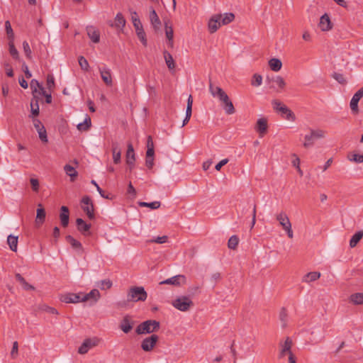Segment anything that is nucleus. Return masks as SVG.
Here are the masks:
<instances>
[{
  "mask_svg": "<svg viewBox=\"0 0 363 363\" xmlns=\"http://www.w3.org/2000/svg\"><path fill=\"white\" fill-rule=\"evenodd\" d=\"M209 91L213 96L218 97L223 104V108L228 115L233 114L235 109L228 94L219 86H215L210 84Z\"/></svg>",
  "mask_w": 363,
  "mask_h": 363,
  "instance_id": "f257e3e1",
  "label": "nucleus"
},
{
  "mask_svg": "<svg viewBox=\"0 0 363 363\" xmlns=\"http://www.w3.org/2000/svg\"><path fill=\"white\" fill-rule=\"evenodd\" d=\"M293 341L289 337H286L284 340L280 341L279 343V359H284L288 357L289 363H296V358L291 351L293 347Z\"/></svg>",
  "mask_w": 363,
  "mask_h": 363,
  "instance_id": "f03ea898",
  "label": "nucleus"
},
{
  "mask_svg": "<svg viewBox=\"0 0 363 363\" xmlns=\"http://www.w3.org/2000/svg\"><path fill=\"white\" fill-rule=\"evenodd\" d=\"M266 82L269 89L275 93H281L284 91L286 87L285 79L280 75L268 76L266 78Z\"/></svg>",
  "mask_w": 363,
  "mask_h": 363,
  "instance_id": "7ed1b4c3",
  "label": "nucleus"
},
{
  "mask_svg": "<svg viewBox=\"0 0 363 363\" xmlns=\"http://www.w3.org/2000/svg\"><path fill=\"white\" fill-rule=\"evenodd\" d=\"M172 305L174 308L182 312L190 311L194 306L191 298L189 296H179L172 301Z\"/></svg>",
  "mask_w": 363,
  "mask_h": 363,
  "instance_id": "20e7f679",
  "label": "nucleus"
},
{
  "mask_svg": "<svg viewBox=\"0 0 363 363\" xmlns=\"http://www.w3.org/2000/svg\"><path fill=\"white\" fill-rule=\"evenodd\" d=\"M160 327V322L155 320H147L140 325L135 329V333L138 335L150 334L157 332Z\"/></svg>",
  "mask_w": 363,
  "mask_h": 363,
  "instance_id": "39448f33",
  "label": "nucleus"
},
{
  "mask_svg": "<svg viewBox=\"0 0 363 363\" xmlns=\"http://www.w3.org/2000/svg\"><path fill=\"white\" fill-rule=\"evenodd\" d=\"M276 220L279 222V225L286 232L289 238H294V232L292 230V225L287 214L281 211L275 216Z\"/></svg>",
  "mask_w": 363,
  "mask_h": 363,
  "instance_id": "423d86ee",
  "label": "nucleus"
},
{
  "mask_svg": "<svg viewBox=\"0 0 363 363\" xmlns=\"http://www.w3.org/2000/svg\"><path fill=\"white\" fill-rule=\"evenodd\" d=\"M147 294L143 286H132L127 294L128 301H144L147 299Z\"/></svg>",
  "mask_w": 363,
  "mask_h": 363,
  "instance_id": "0eeeda50",
  "label": "nucleus"
},
{
  "mask_svg": "<svg viewBox=\"0 0 363 363\" xmlns=\"http://www.w3.org/2000/svg\"><path fill=\"white\" fill-rule=\"evenodd\" d=\"M81 203H82V208L86 213L88 218L91 220L94 219L95 217L94 216V208L93 202H92L91 199H90V197L88 196H84L82 199Z\"/></svg>",
  "mask_w": 363,
  "mask_h": 363,
  "instance_id": "6e6552de",
  "label": "nucleus"
},
{
  "mask_svg": "<svg viewBox=\"0 0 363 363\" xmlns=\"http://www.w3.org/2000/svg\"><path fill=\"white\" fill-rule=\"evenodd\" d=\"M99 343V339L97 337L86 338L78 348V353L80 354H85L90 349L97 346Z\"/></svg>",
  "mask_w": 363,
  "mask_h": 363,
  "instance_id": "1a4fd4ad",
  "label": "nucleus"
},
{
  "mask_svg": "<svg viewBox=\"0 0 363 363\" xmlns=\"http://www.w3.org/2000/svg\"><path fill=\"white\" fill-rule=\"evenodd\" d=\"M159 337L158 335L153 334L149 337H145L141 342V348L145 352H150L155 347L157 342H158Z\"/></svg>",
  "mask_w": 363,
  "mask_h": 363,
  "instance_id": "9d476101",
  "label": "nucleus"
},
{
  "mask_svg": "<svg viewBox=\"0 0 363 363\" xmlns=\"http://www.w3.org/2000/svg\"><path fill=\"white\" fill-rule=\"evenodd\" d=\"M136 321L129 315H125L120 323V328L124 333H128L135 325Z\"/></svg>",
  "mask_w": 363,
  "mask_h": 363,
  "instance_id": "9b49d317",
  "label": "nucleus"
},
{
  "mask_svg": "<svg viewBox=\"0 0 363 363\" xmlns=\"http://www.w3.org/2000/svg\"><path fill=\"white\" fill-rule=\"evenodd\" d=\"M255 130L260 138L263 137L267 133L268 130L267 118L264 117L258 118L255 125Z\"/></svg>",
  "mask_w": 363,
  "mask_h": 363,
  "instance_id": "f8f14e48",
  "label": "nucleus"
},
{
  "mask_svg": "<svg viewBox=\"0 0 363 363\" xmlns=\"http://www.w3.org/2000/svg\"><path fill=\"white\" fill-rule=\"evenodd\" d=\"M186 282V277L182 274H178L161 281L160 284H170L176 286H180L185 284Z\"/></svg>",
  "mask_w": 363,
  "mask_h": 363,
  "instance_id": "ddd939ff",
  "label": "nucleus"
},
{
  "mask_svg": "<svg viewBox=\"0 0 363 363\" xmlns=\"http://www.w3.org/2000/svg\"><path fill=\"white\" fill-rule=\"evenodd\" d=\"M33 123L35 128L38 133L39 138L40 139V140L45 143H48V140L47 136V132L41 121L37 118H33Z\"/></svg>",
  "mask_w": 363,
  "mask_h": 363,
  "instance_id": "4468645a",
  "label": "nucleus"
},
{
  "mask_svg": "<svg viewBox=\"0 0 363 363\" xmlns=\"http://www.w3.org/2000/svg\"><path fill=\"white\" fill-rule=\"evenodd\" d=\"M221 16L215 14L211 16L208 23V30L211 33H213L220 27Z\"/></svg>",
  "mask_w": 363,
  "mask_h": 363,
  "instance_id": "2eb2a0df",
  "label": "nucleus"
},
{
  "mask_svg": "<svg viewBox=\"0 0 363 363\" xmlns=\"http://www.w3.org/2000/svg\"><path fill=\"white\" fill-rule=\"evenodd\" d=\"M318 26L322 31H329L333 28V23L330 21L329 16L327 13L323 14L318 23Z\"/></svg>",
  "mask_w": 363,
  "mask_h": 363,
  "instance_id": "dca6fc26",
  "label": "nucleus"
},
{
  "mask_svg": "<svg viewBox=\"0 0 363 363\" xmlns=\"http://www.w3.org/2000/svg\"><path fill=\"white\" fill-rule=\"evenodd\" d=\"M82 294H74V293H68L66 294L62 295L60 297V300L62 302L67 303H76L78 302L82 301Z\"/></svg>",
  "mask_w": 363,
  "mask_h": 363,
  "instance_id": "f3484780",
  "label": "nucleus"
},
{
  "mask_svg": "<svg viewBox=\"0 0 363 363\" xmlns=\"http://www.w3.org/2000/svg\"><path fill=\"white\" fill-rule=\"evenodd\" d=\"M125 19L124 18L122 13H118L115 17V22L113 23L110 21L108 23L111 27H114L116 29H119L120 31H122L125 26Z\"/></svg>",
  "mask_w": 363,
  "mask_h": 363,
  "instance_id": "a211bd4d",
  "label": "nucleus"
},
{
  "mask_svg": "<svg viewBox=\"0 0 363 363\" xmlns=\"http://www.w3.org/2000/svg\"><path fill=\"white\" fill-rule=\"evenodd\" d=\"M77 230L84 235H90L91 224L86 223L82 218H77Z\"/></svg>",
  "mask_w": 363,
  "mask_h": 363,
  "instance_id": "6ab92c4d",
  "label": "nucleus"
},
{
  "mask_svg": "<svg viewBox=\"0 0 363 363\" xmlns=\"http://www.w3.org/2000/svg\"><path fill=\"white\" fill-rule=\"evenodd\" d=\"M99 70L103 82L108 86H111L113 85V80L110 69L106 67H103L99 68Z\"/></svg>",
  "mask_w": 363,
  "mask_h": 363,
  "instance_id": "aec40b11",
  "label": "nucleus"
},
{
  "mask_svg": "<svg viewBox=\"0 0 363 363\" xmlns=\"http://www.w3.org/2000/svg\"><path fill=\"white\" fill-rule=\"evenodd\" d=\"M46 213L41 203L38 205L36 210L35 225L40 227L45 220Z\"/></svg>",
  "mask_w": 363,
  "mask_h": 363,
  "instance_id": "412c9836",
  "label": "nucleus"
},
{
  "mask_svg": "<svg viewBox=\"0 0 363 363\" xmlns=\"http://www.w3.org/2000/svg\"><path fill=\"white\" fill-rule=\"evenodd\" d=\"M101 297V294L97 289H92L89 293L86 294H82V302H85L89 300H92L96 303Z\"/></svg>",
  "mask_w": 363,
  "mask_h": 363,
  "instance_id": "4be33fe9",
  "label": "nucleus"
},
{
  "mask_svg": "<svg viewBox=\"0 0 363 363\" xmlns=\"http://www.w3.org/2000/svg\"><path fill=\"white\" fill-rule=\"evenodd\" d=\"M61 213L60 214V219L62 227L66 228L69 224V209L67 206H62L60 208Z\"/></svg>",
  "mask_w": 363,
  "mask_h": 363,
  "instance_id": "5701e85b",
  "label": "nucleus"
},
{
  "mask_svg": "<svg viewBox=\"0 0 363 363\" xmlns=\"http://www.w3.org/2000/svg\"><path fill=\"white\" fill-rule=\"evenodd\" d=\"M281 113V117L284 118L285 119L290 121H296V116L294 113L288 108L286 105L281 107V110L279 112Z\"/></svg>",
  "mask_w": 363,
  "mask_h": 363,
  "instance_id": "b1692460",
  "label": "nucleus"
},
{
  "mask_svg": "<svg viewBox=\"0 0 363 363\" xmlns=\"http://www.w3.org/2000/svg\"><path fill=\"white\" fill-rule=\"evenodd\" d=\"M279 319L281 322V326L283 329L288 326L289 322V313L288 310L285 307H282L279 313Z\"/></svg>",
  "mask_w": 363,
  "mask_h": 363,
  "instance_id": "393cba45",
  "label": "nucleus"
},
{
  "mask_svg": "<svg viewBox=\"0 0 363 363\" xmlns=\"http://www.w3.org/2000/svg\"><path fill=\"white\" fill-rule=\"evenodd\" d=\"M150 21L155 30H158L161 26V21L153 8H150Z\"/></svg>",
  "mask_w": 363,
  "mask_h": 363,
  "instance_id": "a878e982",
  "label": "nucleus"
},
{
  "mask_svg": "<svg viewBox=\"0 0 363 363\" xmlns=\"http://www.w3.org/2000/svg\"><path fill=\"white\" fill-rule=\"evenodd\" d=\"M87 35L90 39L95 43H97L100 40V34L94 26H90L86 27Z\"/></svg>",
  "mask_w": 363,
  "mask_h": 363,
  "instance_id": "bb28decb",
  "label": "nucleus"
},
{
  "mask_svg": "<svg viewBox=\"0 0 363 363\" xmlns=\"http://www.w3.org/2000/svg\"><path fill=\"white\" fill-rule=\"evenodd\" d=\"M113 160L115 164H119L121 158V150L117 143H112Z\"/></svg>",
  "mask_w": 363,
  "mask_h": 363,
  "instance_id": "cd10ccee",
  "label": "nucleus"
},
{
  "mask_svg": "<svg viewBox=\"0 0 363 363\" xmlns=\"http://www.w3.org/2000/svg\"><path fill=\"white\" fill-rule=\"evenodd\" d=\"M135 160V152L133 146L131 143L128 144V150L126 152V163L128 165H134V162Z\"/></svg>",
  "mask_w": 363,
  "mask_h": 363,
  "instance_id": "c85d7f7f",
  "label": "nucleus"
},
{
  "mask_svg": "<svg viewBox=\"0 0 363 363\" xmlns=\"http://www.w3.org/2000/svg\"><path fill=\"white\" fill-rule=\"evenodd\" d=\"M15 278L16 279L17 281L19 282V284L21 285L22 288L26 290V291H34L35 290V287L28 284L26 279L19 274V273H16L15 274Z\"/></svg>",
  "mask_w": 363,
  "mask_h": 363,
  "instance_id": "c756f323",
  "label": "nucleus"
},
{
  "mask_svg": "<svg viewBox=\"0 0 363 363\" xmlns=\"http://www.w3.org/2000/svg\"><path fill=\"white\" fill-rule=\"evenodd\" d=\"M164 28H165V35L168 40V45L170 48H173L174 46V31L172 26H168V23H164Z\"/></svg>",
  "mask_w": 363,
  "mask_h": 363,
  "instance_id": "7c9ffc66",
  "label": "nucleus"
},
{
  "mask_svg": "<svg viewBox=\"0 0 363 363\" xmlns=\"http://www.w3.org/2000/svg\"><path fill=\"white\" fill-rule=\"evenodd\" d=\"M165 63L169 70H172L175 68L176 65L173 59L172 55L167 50L163 52Z\"/></svg>",
  "mask_w": 363,
  "mask_h": 363,
  "instance_id": "2f4dec72",
  "label": "nucleus"
},
{
  "mask_svg": "<svg viewBox=\"0 0 363 363\" xmlns=\"http://www.w3.org/2000/svg\"><path fill=\"white\" fill-rule=\"evenodd\" d=\"M268 65L274 72H279L282 67V62L278 58H272L269 60Z\"/></svg>",
  "mask_w": 363,
  "mask_h": 363,
  "instance_id": "473e14b6",
  "label": "nucleus"
},
{
  "mask_svg": "<svg viewBox=\"0 0 363 363\" xmlns=\"http://www.w3.org/2000/svg\"><path fill=\"white\" fill-rule=\"evenodd\" d=\"M349 301L354 305H363V293H354L350 295Z\"/></svg>",
  "mask_w": 363,
  "mask_h": 363,
  "instance_id": "72a5a7b5",
  "label": "nucleus"
},
{
  "mask_svg": "<svg viewBox=\"0 0 363 363\" xmlns=\"http://www.w3.org/2000/svg\"><path fill=\"white\" fill-rule=\"evenodd\" d=\"M39 99L36 95H34L30 101V109L31 113L33 116H37L39 115Z\"/></svg>",
  "mask_w": 363,
  "mask_h": 363,
  "instance_id": "f704fd0d",
  "label": "nucleus"
},
{
  "mask_svg": "<svg viewBox=\"0 0 363 363\" xmlns=\"http://www.w3.org/2000/svg\"><path fill=\"white\" fill-rule=\"evenodd\" d=\"M320 277V273L318 272H311L307 273L303 278V281L310 283L318 279Z\"/></svg>",
  "mask_w": 363,
  "mask_h": 363,
  "instance_id": "c9c22d12",
  "label": "nucleus"
},
{
  "mask_svg": "<svg viewBox=\"0 0 363 363\" xmlns=\"http://www.w3.org/2000/svg\"><path fill=\"white\" fill-rule=\"evenodd\" d=\"M65 239L74 249L79 250L82 252L84 251L82 243L79 241L77 240L75 238H74L72 236L67 235Z\"/></svg>",
  "mask_w": 363,
  "mask_h": 363,
  "instance_id": "e433bc0d",
  "label": "nucleus"
},
{
  "mask_svg": "<svg viewBox=\"0 0 363 363\" xmlns=\"http://www.w3.org/2000/svg\"><path fill=\"white\" fill-rule=\"evenodd\" d=\"M363 237V230H359L352 235L350 240V247L353 248L356 247L357 243L361 240Z\"/></svg>",
  "mask_w": 363,
  "mask_h": 363,
  "instance_id": "4c0bfd02",
  "label": "nucleus"
},
{
  "mask_svg": "<svg viewBox=\"0 0 363 363\" xmlns=\"http://www.w3.org/2000/svg\"><path fill=\"white\" fill-rule=\"evenodd\" d=\"M64 170L66 172V174L70 177V181L74 182L78 175V173L75 170V169L69 164H66L64 167Z\"/></svg>",
  "mask_w": 363,
  "mask_h": 363,
  "instance_id": "58836bf2",
  "label": "nucleus"
},
{
  "mask_svg": "<svg viewBox=\"0 0 363 363\" xmlns=\"http://www.w3.org/2000/svg\"><path fill=\"white\" fill-rule=\"evenodd\" d=\"M7 243L12 251L16 252L18 246V236H13L12 235H9L7 238Z\"/></svg>",
  "mask_w": 363,
  "mask_h": 363,
  "instance_id": "ea45409f",
  "label": "nucleus"
},
{
  "mask_svg": "<svg viewBox=\"0 0 363 363\" xmlns=\"http://www.w3.org/2000/svg\"><path fill=\"white\" fill-rule=\"evenodd\" d=\"M220 15L221 16L220 25H228L235 19V15L233 13H225Z\"/></svg>",
  "mask_w": 363,
  "mask_h": 363,
  "instance_id": "a19ab883",
  "label": "nucleus"
},
{
  "mask_svg": "<svg viewBox=\"0 0 363 363\" xmlns=\"http://www.w3.org/2000/svg\"><path fill=\"white\" fill-rule=\"evenodd\" d=\"M91 124V118L89 116H86L84 123H80L77 125V129L80 131H86L89 130Z\"/></svg>",
  "mask_w": 363,
  "mask_h": 363,
  "instance_id": "79ce46f5",
  "label": "nucleus"
},
{
  "mask_svg": "<svg viewBox=\"0 0 363 363\" xmlns=\"http://www.w3.org/2000/svg\"><path fill=\"white\" fill-rule=\"evenodd\" d=\"M30 88L32 89L33 95H35L36 93L41 91V89L44 87L38 82L36 79H32L30 82Z\"/></svg>",
  "mask_w": 363,
  "mask_h": 363,
  "instance_id": "37998d69",
  "label": "nucleus"
},
{
  "mask_svg": "<svg viewBox=\"0 0 363 363\" xmlns=\"http://www.w3.org/2000/svg\"><path fill=\"white\" fill-rule=\"evenodd\" d=\"M239 243V238L237 235H232L228 242V247L230 250H236Z\"/></svg>",
  "mask_w": 363,
  "mask_h": 363,
  "instance_id": "c03bdc74",
  "label": "nucleus"
},
{
  "mask_svg": "<svg viewBox=\"0 0 363 363\" xmlns=\"http://www.w3.org/2000/svg\"><path fill=\"white\" fill-rule=\"evenodd\" d=\"M138 205L141 207H149L152 209H157L160 207L161 203L160 201H153L151 203L140 201L138 203Z\"/></svg>",
  "mask_w": 363,
  "mask_h": 363,
  "instance_id": "a18cd8bd",
  "label": "nucleus"
},
{
  "mask_svg": "<svg viewBox=\"0 0 363 363\" xmlns=\"http://www.w3.org/2000/svg\"><path fill=\"white\" fill-rule=\"evenodd\" d=\"M332 77L334 79H335L339 84H340L342 85H346L347 83L346 78L341 73L334 72L332 74Z\"/></svg>",
  "mask_w": 363,
  "mask_h": 363,
  "instance_id": "49530a36",
  "label": "nucleus"
},
{
  "mask_svg": "<svg viewBox=\"0 0 363 363\" xmlns=\"http://www.w3.org/2000/svg\"><path fill=\"white\" fill-rule=\"evenodd\" d=\"M314 138H313L312 135L311 133L307 134L304 136V143L303 144V146L305 148H308L309 147H311L314 144Z\"/></svg>",
  "mask_w": 363,
  "mask_h": 363,
  "instance_id": "de8ad7c7",
  "label": "nucleus"
},
{
  "mask_svg": "<svg viewBox=\"0 0 363 363\" xmlns=\"http://www.w3.org/2000/svg\"><path fill=\"white\" fill-rule=\"evenodd\" d=\"M310 133L312 135L314 139L323 138L325 136V131L321 129L311 130Z\"/></svg>",
  "mask_w": 363,
  "mask_h": 363,
  "instance_id": "09e8293b",
  "label": "nucleus"
},
{
  "mask_svg": "<svg viewBox=\"0 0 363 363\" xmlns=\"http://www.w3.org/2000/svg\"><path fill=\"white\" fill-rule=\"evenodd\" d=\"M359 101V99L355 97L354 96H352L351 101H350V108L354 113H357L359 111L358 109V103Z\"/></svg>",
  "mask_w": 363,
  "mask_h": 363,
  "instance_id": "8fccbe9b",
  "label": "nucleus"
},
{
  "mask_svg": "<svg viewBox=\"0 0 363 363\" xmlns=\"http://www.w3.org/2000/svg\"><path fill=\"white\" fill-rule=\"evenodd\" d=\"M347 158L349 160L353 161L356 163L363 162V155L353 153V154L349 155Z\"/></svg>",
  "mask_w": 363,
  "mask_h": 363,
  "instance_id": "3c124183",
  "label": "nucleus"
},
{
  "mask_svg": "<svg viewBox=\"0 0 363 363\" xmlns=\"http://www.w3.org/2000/svg\"><path fill=\"white\" fill-rule=\"evenodd\" d=\"M192 104H193V98L191 95H189L187 99V106L186 109V116L187 117H191L192 113Z\"/></svg>",
  "mask_w": 363,
  "mask_h": 363,
  "instance_id": "603ef678",
  "label": "nucleus"
},
{
  "mask_svg": "<svg viewBox=\"0 0 363 363\" xmlns=\"http://www.w3.org/2000/svg\"><path fill=\"white\" fill-rule=\"evenodd\" d=\"M23 49L26 57L30 60L32 58V51L27 41L23 43Z\"/></svg>",
  "mask_w": 363,
  "mask_h": 363,
  "instance_id": "864d4df0",
  "label": "nucleus"
},
{
  "mask_svg": "<svg viewBox=\"0 0 363 363\" xmlns=\"http://www.w3.org/2000/svg\"><path fill=\"white\" fill-rule=\"evenodd\" d=\"M262 83V77L260 74H255L252 77L251 84L254 86H260Z\"/></svg>",
  "mask_w": 363,
  "mask_h": 363,
  "instance_id": "5fc2aeb1",
  "label": "nucleus"
},
{
  "mask_svg": "<svg viewBox=\"0 0 363 363\" xmlns=\"http://www.w3.org/2000/svg\"><path fill=\"white\" fill-rule=\"evenodd\" d=\"M55 79L52 74H48L47 76V87L50 92L52 91L55 87Z\"/></svg>",
  "mask_w": 363,
  "mask_h": 363,
  "instance_id": "6e6d98bb",
  "label": "nucleus"
},
{
  "mask_svg": "<svg viewBox=\"0 0 363 363\" xmlns=\"http://www.w3.org/2000/svg\"><path fill=\"white\" fill-rule=\"evenodd\" d=\"M5 29L8 36V38H14V33L11 28V23L9 21H6L5 22Z\"/></svg>",
  "mask_w": 363,
  "mask_h": 363,
  "instance_id": "4d7b16f0",
  "label": "nucleus"
},
{
  "mask_svg": "<svg viewBox=\"0 0 363 363\" xmlns=\"http://www.w3.org/2000/svg\"><path fill=\"white\" fill-rule=\"evenodd\" d=\"M30 183L31 185L32 190L34 192H38L40 188V183L38 179L36 178H30Z\"/></svg>",
  "mask_w": 363,
  "mask_h": 363,
  "instance_id": "13d9d810",
  "label": "nucleus"
},
{
  "mask_svg": "<svg viewBox=\"0 0 363 363\" xmlns=\"http://www.w3.org/2000/svg\"><path fill=\"white\" fill-rule=\"evenodd\" d=\"M79 64L83 70L88 71L89 65L88 61L83 56L79 57Z\"/></svg>",
  "mask_w": 363,
  "mask_h": 363,
  "instance_id": "bf43d9fd",
  "label": "nucleus"
},
{
  "mask_svg": "<svg viewBox=\"0 0 363 363\" xmlns=\"http://www.w3.org/2000/svg\"><path fill=\"white\" fill-rule=\"evenodd\" d=\"M112 281L110 279H104L101 281L99 287L101 289H108L112 286Z\"/></svg>",
  "mask_w": 363,
  "mask_h": 363,
  "instance_id": "052dcab7",
  "label": "nucleus"
},
{
  "mask_svg": "<svg viewBox=\"0 0 363 363\" xmlns=\"http://www.w3.org/2000/svg\"><path fill=\"white\" fill-rule=\"evenodd\" d=\"M272 104L273 106L274 110L276 112H279L281 110V107L284 106L285 104H284L281 101H280L278 99H274L272 101Z\"/></svg>",
  "mask_w": 363,
  "mask_h": 363,
  "instance_id": "680f3d73",
  "label": "nucleus"
},
{
  "mask_svg": "<svg viewBox=\"0 0 363 363\" xmlns=\"http://www.w3.org/2000/svg\"><path fill=\"white\" fill-rule=\"evenodd\" d=\"M136 34H137L138 38L140 40L143 45L146 46L147 45V38H146V34H145V32L144 31V29L140 31L136 32Z\"/></svg>",
  "mask_w": 363,
  "mask_h": 363,
  "instance_id": "e2e57ef3",
  "label": "nucleus"
},
{
  "mask_svg": "<svg viewBox=\"0 0 363 363\" xmlns=\"http://www.w3.org/2000/svg\"><path fill=\"white\" fill-rule=\"evenodd\" d=\"M41 310L47 312L48 313H50V314H55V315H57L58 314V312H57V309H55V308L48 306L47 305L42 306H41Z\"/></svg>",
  "mask_w": 363,
  "mask_h": 363,
  "instance_id": "0e129e2a",
  "label": "nucleus"
},
{
  "mask_svg": "<svg viewBox=\"0 0 363 363\" xmlns=\"http://www.w3.org/2000/svg\"><path fill=\"white\" fill-rule=\"evenodd\" d=\"M39 94L43 95L45 97V102L47 104H51L52 102V96L51 92L47 93L45 89H41V91L38 92Z\"/></svg>",
  "mask_w": 363,
  "mask_h": 363,
  "instance_id": "69168bd1",
  "label": "nucleus"
},
{
  "mask_svg": "<svg viewBox=\"0 0 363 363\" xmlns=\"http://www.w3.org/2000/svg\"><path fill=\"white\" fill-rule=\"evenodd\" d=\"M4 67L6 70V74L8 77H12L13 76V71L9 62H4Z\"/></svg>",
  "mask_w": 363,
  "mask_h": 363,
  "instance_id": "338daca9",
  "label": "nucleus"
},
{
  "mask_svg": "<svg viewBox=\"0 0 363 363\" xmlns=\"http://www.w3.org/2000/svg\"><path fill=\"white\" fill-rule=\"evenodd\" d=\"M18 342L15 341L13 343V347H12V350H11V357L13 358V359L16 358V356L18 355Z\"/></svg>",
  "mask_w": 363,
  "mask_h": 363,
  "instance_id": "774afa93",
  "label": "nucleus"
}]
</instances>
